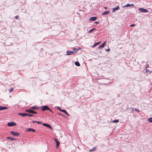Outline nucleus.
Listing matches in <instances>:
<instances>
[{
  "label": "nucleus",
  "mask_w": 152,
  "mask_h": 152,
  "mask_svg": "<svg viewBox=\"0 0 152 152\" xmlns=\"http://www.w3.org/2000/svg\"><path fill=\"white\" fill-rule=\"evenodd\" d=\"M79 49H77L76 48H74L73 49V51H69L68 50L67 51V55H70L72 54H76L78 50Z\"/></svg>",
  "instance_id": "obj_1"
},
{
  "label": "nucleus",
  "mask_w": 152,
  "mask_h": 152,
  "mask_svg": "<svg viewBox=\"0 0 152 152\" xmlns=\"http://www.w3.org/2000/svg\"><path fill=\"white\" fill-rule=\"evenodd\" d=\"M46 110H49L51 113H53V112L51 109H50L47 106L45 105L42 107V111H44Z\"/></svg>",
  "instance_id": "obj_2"
},
{
  "label": "nucleus",
  "mask_w": 152,
  "mask_h": 152,
  "mask_svg": "<svg viewBox=\"0 0 152 152\" xmlns=\"http://www.w3.org/2000/svg\"><path fill=\"white\" fill-rule=\"evenodd\" d=\"M7 125L9 126H15L16 124L14 122L12 121L11 122H9L8 123Z\"/></svg>",
  "instance_id": "obj_3"
},
{
  "label": "nucleus",
  "mask_w": 152,
  "mask_h": 152,
  "mask_svg": "<svg viewBox=\"0 0 152 152\" xmlns=\"http://www.w3.org/2000/svg\"><path fill=\"white\" fill-rule=\"evenodd\" d=\"M138 10L141 12H149L147 10L143 8H140L138 9Z\"/></svg>",
  "instance_id": "obj_4"
},
{
  "label": "nucleus",
  "mask_w": 152,
  "mask_h": 152,
  "mask_svg": "<svg viewBox=\"0 0 152 152\" xmlns=\"http://www.w3.org/2000/svg\"><path fill=\"white\" fill-rule=\"evenodd\" d=\"M10 133L13 135L15 136H18L20 135V134L17 132H14L13 131H11L10 132Z\"/></svg>",
  "instance_id": "obj_5"
},
{
  "label": "nucleus",
  "mask_w": 152,
  "mask_h": 152,
  "mask_svg": "<svg viewBox=\"0 0 152 152\" xmlns=\"http://www.w3.org/2000/svg\"><path fill=\"white\" fill-rule=\"evenodd\" d=\"M54 139L56 143V147L57 148L60 145V142L56 139L54 138Z\"/></svg>",
  "instance_id": "obj_6"
},
{
  "label": "nucleus",
  "mask_w": 152,
  "mask_h": 152,
  "mask_svg": "<svg viewBox=\"0 0 152 152\" xmlns=\"http://www.w3.org/2000/svg\"><path fill=\"white\" fill-rule=\"evenodd\" d=\"M25 112H28L30 113H33V114L37 113L36 112L32 110L31 109L26 110H25Z\"/></svg>",
  "instance_id": "obj_7"
},
{
  "label": "nucleus",
  "mask_w": 152,
  "mask_h": 152,
  "mask_svg": "<svg viewBox=\"0 0 152 152\" xmlns=\"http://www.w3.org/2000/svg\"><path fill=\"white\" fill-rule=\"evenodd\" d=\"M106 43V41H104L102 45H101L98 48L101 49V48H103L105 45Z\"/></svg>",
  "instance_id": "obj_8"
},
{
  "label": "nucleus",
  "mask_w": 152,
  "mask_h": 152,
  "mask_svg": "<svg viewBox=\"0 0 152 152\" xmlns=\"http://www.w3.org/2000/svg\"><path fill=\"white\" fill-rule=\"evenodd\" d=\"M42 125L44 126L48 127L50 129H52V128L51 126L50 125L48 124L43 123L42 124Z\"/></svg>",
  "instance_id": "obj_9"
},
{
  "label": "nucleus",
  "mask_w": 152,
  "mask_h": 152,
  "mask_svg": "<svg viewBox=\"0 0 152 152\" xmlns=\"http://www.w3.org/2000/svg\"><path fill=\"white\" fill-rule=\"evenodd\" d=\"M96 19L97 18L96 17H93L90 18L89 19V20L90 21H93L96 20Z\"/></svg>",
  "instance_id": "obj_10"
},
{
  "label": "nucleus",
  "mask_w": 152,
  "mask_h": 152,
  "mask_svg": "<svg viewBox=\"0 0 152 152\" xmlns=\"http://www.w3.org/2000/svg\"><path fill=\"white\" fill-rule=\"evenodd\" d=\"M120 9V7L119 6H117L116 7L113 8L112 9V11L113 12H114L116 10H118Z\"/></svg>",
  "instance_id": "obj_11"
},
{
  "label": "nucleus",
  "mask_w": 152,
  "mask_h": 152,
  "mask_svg": "<svg viewBox=\"0 0 152 152\" xmlns=\"http://www.w3.org/2000/svg\"><path fill=\"white\" fill-rule=\"evenodd\" d=\"M131 6H132V7L134 6V4H127L126 5H125L123 7H129Z\"/></svg>",
  "instance_id": "obj_12"
},
{
  "label": "nucleus",
  "mask_w": 152,
  "mask_h": 152,
  "mask_svg": "<svg viewBox=\"0 0 152 152\" xmlns=\"http://www.w3.org/2000/svg\"><path fill=\"white\" fill-rule=\"evenodd\" d=\"M18 115H20L23 117H25L27 116V113H19L18 114Z\"/></svg>",
  "instance_id": "obj_13"
},
{
  "label": "nucleus",
  "mask_w": 152,
  "mask_h": 152,
  "mask_svg": "<svg viewBox=\"0 0 152 152\" xmlns=\"http://www.w3.org/2000/svg\"><path fill=\"white\" fill-rule=\"evenodd\" d=\"M7 109V107L0 106V110H3Z\"/></svg>",
  "instance_id": "obj_14"
},
{
  "label": "nucleus",
  "mask_w": 152,
  "mask_h": 152,
  "mask_svg": "<svg viewBox=\"0 0 152 152\" xmlns=\"http://www.w3.org/2000/svg\"><path fill=\"white\" fill-rule=\"evenodd\" d=\"M61 111L63 113H64L67 115L68 116L69 115V114L67 113L66 111L65 110L63 109V110H61Z\"/></svg>",
  "instance_id": "obj_15"
},
{
  "label": "nucleus",
  "mask_w": 152,
  "mask_h": 152,
  "mask_svg": "<svg viewBox=\"0 0 152 152\" xmlns=\"http://www.w3.org/2000/svg\"><path fill=\"white\" fill-rule=\"evenodd\" d=\"M110 13V12L108 11H106L104 12L102 14V15H107Z\"/></svg>",
  "instance_id": "obj_16"
},
{
  "label": "nucleus",
  "mask_w": 152,
  "mask_h": 152,
  "mask_svg": "<svg viewBox=\"0 0 152 152\" xmlns=\"http://www.w3.org/2000/svg\"><path fill=\"white\" fill-rule=\"evenodd\" d=\"M30 108V109H31V110H32V109L35 110V109H38V107L36 106H33V107H31Z\"/></svg>",
  "instance_id": "obj_17"
},
{
  "label": "nucleus",
  "mask_w": 152,
  "mask_h": 152,
  "mask_svg": "<svg viewBox=\"0 0 152 152\" xmlns=\"http://www.w3.org/2000/svg\"><path fill=\"white\" fill-rule=\"evenodd\" d=\"M7 139H10L11 140H16V139H15L14 138H11L9 137H7Z\"/></svg>",
  "instance_id": "obj_18"
},
{
  "label": "nucleus",
  "mask_w": 152,
  "mask_h": 152,
  "mask_svg": "<svg viewBox=\"0 0 152 152\" xmlns=\"http://www.w3.org/2000/svg\"><path fill=\"white\" fill-rule=\"evenodd\" d=\"M75 64L78 66H80V64L79 63L78 61H76L75 62Z\"/></svg>",
  "instance_id": "obj_19"
},
{
  "label": "nucleus",
  "mask_w": 152,
  "mask_h": 152,
  "mask_svg": "<svg viewBox=\"0 0 152 152\" xmlns=\"http://www.w3.org/2000/svg\"><path fill=\"white\" fill-rule=\"evenodd\" d=\"M148 121L152 123V117L148 118Z\"/></svg>",
  "instance_id": "obj_20"
},
{
  "label": "nucleus",
  "mask_w": 152,
  "mask_h": 152,
  "mask_svg": "<svg viewBox=\"0 0 152 152\" xmlns=\"http://www.w3.org/2000/svg\"><path fill=\"white\" fill-rule=\"evenodd\" d=\"M96 150V148H92L91 149L89 150V151L90 152H92L93 151H94Z\"/></svg>",
  "instance_id": "obj_21"
},
{
  "label": "nucleus",
  "mask_w": 152,
  "mask_h": 152,
  "mask_svg": "<svg viewBox=\"0 0 152 152\" xmlns=\"http://www.w3.org/2000/svg\"><path fill=\"white\" fill-rule=\"evenodd\" d=\"M119 122V120H115L113 121H112V123H118Z\"/></svg>",
  "instance_id": "obj_22"
},
{
  "label": "nucleus",
  "mask_w": 152,
  "mask_h": 152,
  "mask_svg": "<svg viewBox=\"0 0 152 152\" xmlns=\"http://www.w3.org/2000/svg\"><path fill=\"white\" fill-rule=\"evenodd\" d=\"M95 29V28H93V29H92L91 30H90L89 31H88V33H91L92 32L94 29Z\"/></svg>",
  "instance_id": "obj_23"
},
{
  "label": "nucleus",
  "mask_w": 152,
  "mask_h": 152,
  "mask_svg": "<svg viewBox=\"0 0 152 152\" xmlns=\"http://www.w3.org/2000/svg\"><path fill=\"white\" fill-rule=\"evenodd\" d=\"M100 42H98L96 43L93 46V47H95L97 45L99 44V43H100Z\"/></svg>",
  "instance_id": "obj_24"
},
{
  "label": "nucleus",
  "mask_w": 152,
  "mask_h": 152,
  "mask_svg": "<svg viewBox=\"0 0 152 152\" xmlns=\"http://www.w3.org/2000/svg\"><path fill=\"white\" fill-rule=\"evenodd\" d=\"M14 89L13 88H11L9 90V91L10 92H12L13 91Z\"/></svg>",
  "instance_id": "obj_25"
},
{
  "label": "nucleus",
  "mask_w": 152,
  "mask_h": 152,
  "mask_svg": "<svg viewBox=\"0 0 152 152\" xmlns=\"http://www.w3.org/2000/svg\"><path fill=\"white\" fill-rule=\"evenodd\" d=\"M31 128H29L26 129V132H29L31 131Z\"/></svg>",
  "instance_id": "obj_26"
},
{
  "label": "nucleus",
  "mask_w": 152,
  "mask_h": 152,
  "mask_svg": "<svg viewBox=\"0 0 152 152\" xmlns=\"http://www.w3.org/2000/svg\"><path fill=\"white\" fill-rule=\"evenodd\" d=\"M27 116H29L31 117L34 116V115H33L30 114H28L27 113Z\"/></svg>",
  "instance_id": "obj_27"
},
{
  "label": "nucleus",
  "mask_w": 152,
  "mask_h": 152,
  "mask_svg": "<svg viewBox=\"0 0 152 152\" xmlns=\"http://www.w3.org/2000/svg\"><path fill=\"white\" fill-rule=\"evenodd\" d=\"M15 18L16 19H18V15H17L15 16Z\"/></svg>",
  "instance_id": "obj_28"
},
{
  "label": "nucleus",
  "mask_w": 152,
  "mask_h": 152,
  "mask_svg": "<svg viewBox=\"0 0 152 152\" xmlns=\"http://www.w3.org/2000/svg\"><path fill=\"white\" fill-rule=\"evenodd\" d=\"M135 26V24H132L130 25V26L131 27H133V26Z\"/></svg>",
  "instance_id": "obj_29"
},
{
  "label": "nucleus",
  "mask_w": 152,
  "mask_h": 152,
  "mask_svg": "<svg viewBox=\"0 0 152 152\" xmlns=\"http://www.w3.org/2000/svg\"><path fill=\"white\" fill-rule=\"evenodd\" d=\"M31 131L33 132H36L35 130H34L33 129H31Z\"/></svg>",
  "instance_id": "obj_30"
},
{
  "label": "nucleus",
  "mask_w": 152,
  "mask_h": 152,
  "mask_svg": "<svg viewBox=\"0 0 152 152\" xmlns=\"http://www.w3.org/2000/svg\"><path fill=\"white\" fill-rule=\"evenodd\" d=\"M110 49L109 48L105 50V51H110Z\"/></svg>",
  "instance_id": "obj_31"
},
{
  "label": "nucleus",
  "mask_w": 152,
  "mask_h": 152,
  "mask_svg": "<svg viewBox=\"0 0 152 152\" xmlns=\"http://www.w3.org/2000/svg\"><path fill=\"white\" fill-rule=\"evenodd\" d=\"M37 123L40 124L42 123L40 121H37Z\"/></svg>",
  "instance_id": "obj_32"
},
{
  "label": "nucleus",
  "mask_w": 152,
  "mask_h": 152,
  "mask_svg": "<svg viewBox=\"0 0 152 152\" xmlns=\"http://www.w3.org/2000/svg\"><path fill=\"white\" fill-rule=\"evenodd\" d=\"M150 72V73H151V72H150V71H149V70H146V72Z\"/></svg>",
  "instance_id": "obj_33"
},
{
  "label": "nucleus",
  "mask_w": 152,
  "mask_h": 152,
  "mask_svg": "<svg viewBox=\"0 0 152 152\" xmlns=\"http://www.w3.org/2000/svg\"><path fill=\"white\" fill-rule=\"evenodd\" d=\"M95 23H96V24H98L99 23V22L98 21H96L95 22Z\"/></svg>",
  "instance_id": "obj_34"
},
{
  "label": "nucleus",
  "mask_w": 152,
  "mask_h": 152,
  "mask_svg": "<svg viewBox=\"0 0 152 152\" xmlns=\"http://www.w3.org/2000/svg\"><path fill=\"white\" fill-rule=\"evenodd\" d=\"M58 109L59 110H60L61 111V110H62V109H60L59 107H58Z\"/></svg>",
  "instance_id": "obj_35"
},
{
  "label": "nucleus",
  "mask_w": 152,
  "mask_h": 152,
  "mask_svg": "<svg viewBox=\"0 0 152 152\" xmlns=\"http://www.w3.org/2000/svg\"><path fill=\"white\" fill-rule=\"evenodd\" d=\"M33 123H37V121H33Z\"/></svg>",
  "instance_id": "obj_36"
},
{
  "label": "nucleus",
  "mask_w": 152,
  "mask_h": 152,
  "mask_svg": "<svg viewBox=\"0 0 152 152\" xmlns=\"http://www.w3.org/2000/svg\"><path fill=\"white\" fill-rule=\"evenodd\" d=\"M104 8L105 9H107V8L106 7H104Z\"/></svg>",
  "instance_id": "obj_37"
},
{
  "label": "nucleus",
  "mask_w": 152,
  "mask_h": 152,
  "mask_svg": "<svg viewBox=\"0 0 152 152\" xmlns=\"http://www.w3.org/2000/svg\"><path fill=\"white\" fill-rule=\"evenodd\" d=\"M59 115H62V114H61V113H60V114H59Z\"/></svg>",
  "instance_id": "obj_38"
},
{
  "label": "nucleus",
  "mask_w": 152,
  "mask_h": 152,
  "mask_svg": "<svg viewBox=\"0 0 152 152\" xmlns=\"http://www.w3.org/2000/svg\"><path fill=\"white\" fill-rule=\"evenodd\" d=\"M136 111H138V112H139V111L138 110H136Z\"/></svg>",
  "instance_id": "obj_39"
}]
</instances>
